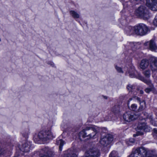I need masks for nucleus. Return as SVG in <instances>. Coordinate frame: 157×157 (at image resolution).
I'll list each match as a JSON object with an SVG mask.
<instances>
[{"mask_svg":"<svg viewBox=\"0 0 157 157\" xmlns=\"http://www.w3.org/2000/svg\"><path fill=\"white\" fill-rule=\"evenodd\" d=\"M149 65V62L148 60L146 59H143L141 61L140 64V67L142 70L147 68Z\"/></svg>","mask_w":157,"mask_h":157,"instance_id":"a211bd4d","label":"nucleus"},{"mask_svg":"<svg viewBox=\"0 0 157 157\" xmlns=\"http://www.w3.org/2000/svg\"><path fill=\"white\" fill-rule=\"evenodd\" d=\"M50 65L52 66V67H53L54 65V64L52 62H51L50 63Z\"/></svg>","mask_w":157,"mask_h":157,"instance_id":"a19ab883","label":"nucleus"},{"mask_svg":"<svg viewBox=\"0 0 157 157\" xmlns=\"http://www.w3.org/2000/svg\"><path fill=\"white\" fill-rule=\"evenodd\" d=\"M155 114L156 115V116H157V109H156L155 110ZM155 125L157 126V125Z\"/></svg>","mask_w":157,"mask_h":157,"instance_id":"79ce46f5","label":"nucleus"},{"mask_svg":"<svg viewBox=\"0 0 157 157\" xmlns=\"http://www.w3.org/2000/svg\"><path fill=\"white\" fill-rule=\"evenodd\" d=\"M139 93L140 94H143L144 93V91L143 90H141L140 91Z\"/></svg>","mask_w":157,"mask_h":157,"instance_id":"4c0bfd02","label":"nucleus"},{"mask_svg":"<svg viewBox=\"0 0 157 157\" xmlns=\"http://www.w3.org/2000/svg\"><path fill=\"white\" fill-rule=\"evenodd\" d=\"M140 106L138 109L139 112L143 110L146 107V104L145 101L144 100L142 101L140 103Z\"/></svg>","mask_w":157,"mask_h":157,"instance_id":"412c9836","label":"nucleus"},{"mask_svg":"<svg viewBox=\"0 0 157 157\" xmlns=\"http://www.w3.org/2000/svg\"><path fill=\"white\" fill-rule=\"evenodd\" d=\"M147 151L144 147L138 148L130 155V157H146Z\"/></svg>","mask_w":157,"mask_h":157,"instance_id":"423d86ee","label":"nucleus"},{"mask_svg":"<svg viewBox=\"0 0 157 157\" xmlns=\"http://www.w3.org/2000/svg\"><path fill=\"white\" fill-rule=\"evenodd\" d=\"M146 155V157H157V154L155 151H147Z\"/></svg>","mask_w":157,"mask_h":157,"instance_id":"6ab92c4d","label":"nucleus"},{"mask_svg":"<svg viewBox=\"0 0 157 157\" xmlns=\"http://www.w3.org/2000/svg\"><path fill=\"white\" fill-rule=\"evenodd\" d=\"M146 5L152 10H157V0H146Z\"/></svg>","mask_w":157,"mask_h":157,"instance_id":"9b49d317","label":"nucleus"},{"mask_svg":"<svg viewBox=\"0 0 157 157\" xmlns=\"http://www.w3.org/2000/svg\"><path fill=\"white\" fill-rule=\"evenodd\" d=\"M31 143L29 141H26L23 144L20 149L23 152H29L31 148H32Z\"/></svg>","mask_w":157,"mask_h":157,"instance_id":"ddd939ff","label":"nucleus"},{"mask_svg":"<svg viewBox=\"0 0 157 157\" xmlns=\"http://www.w3.org/2000/svg\"><path fill=\"white\" fill-rule=\"evenodd\" d=\"M22 134L24 137L26 138L27 137L28 135V131L27 130L26 131H23L22 132Z\"/></svg>","mask_w":157,"mask_h":157,"instance_id":"7c9ffc66","label":"nucleus"},{"mask_svg":"<svg viewBox=\"0 0 157 157\" xmlns=\"http://www.w3.org/2000/svg\"><path fill=\"white\" fill-rule=\"evenodd\" d=\"M136 113H134L131 112H126L123 115V119L124 120L128 122H130L137 118L140 115L137 114Z\"/></svg>","mask_w":157,"mask_h":157,"instance_id":"6e6552de","label":"nucleus"},{"mask_svg":"<svg viewBox=\"0 0 157 157\" xmlns=\"http://www.w3.org/2000/svg\"><path fill=\"white\" fill-rule=\"evenodd\" d=\"M150 31L149 29L144 24L140 23L135 26V34L137 35H145Z\"/></svg>","mask_w":157,"mask_h":157,"instance_id":"20e7f679","label":"nucleus"},{"mask_svg":"<svg viewBox=\"0 0 157 157\" xmlns=\"http://www.w3.org/2000/svg\"><path fill=\"white\" fill-rule=\"evenodd\" d=\"M154 132L156 133L157 134V129L156 128L154 129Z\"/></svg>","mask_w":157,"mask_h":157,"instance_id":"e433bc0d","label":"nucleus"},{"mask_svg":"<svg viewBox=\"0 0 157 157\" xmlns=\"http://www.w3.org/2000/svg\"><path fill=\"white\" fill-rule=\"evenodd\" d=\"M70 13L74 18H78L79 17V14L73 10L70 11Z\"/></svg>","mask_w":157,"mask_h":157,"instance_id":"4be33fe9","label":"nucleus"},{"mask_svg":"<svg viewBox=\"0 0 157 157\" xmlns=\"http://www.w3.org/2000/svg\"><path fill=\"white\" fill-rule=\"evenodd\" d=\"M56 144L58 145H59V150L61 151L62 149V147L63 145L65 144L64 141L62 139L57 140Z\"/></svg>","mask_w":157,"mask_h":157,"instance_id":"aec40b11","label":"nucleus"},{"mask_svg":"<svg viewBox=\"0 0 157 157\" xmlns=\"http://www.w3.org/2000/svg\"><path fill=\"white\" fill-rule=\"evenodd\" d=\"M109 157H120L118 155V153L117 151H113L110 154Z\"/></svg>","mask_w":157,"mask_h":157,"instance_id":"b1692460","label":"nucleus"},{"mask_svg":"<svg viewBox=\"0 0 157 157\" xmlns=\"http://www.w3.org/2000/svg\"><path fill=\"white\" fill-rule=\"evenodd\" d=\"M119 107L118 105H115L113 107L112 111L114 113L116 114L117 113L119 112Z\"/></svg>","mask_w":157,"mask_h":157,"instance_id":"393cba45","label":"nucleus"},{"mask_svg":"<svg viewBox=\"0 0 157 157\" xmlns=\"http://www.w3.org/2000/svg\"><path fill=\"white\" fill-rule=\"evenodd\" d=\"M103 97L105 99H107V97L106 96H103Z\"/></svg>","mask_w":157,"mask_h":157,"instance_id":"ea45409f","label":"nucleus"},{"mask_svg":"<svg viewBox=\"0 0 157 157\" xmlns=\"http://www.w3.org/2000/svg\"><path fill=\"white\" fill-rule=\"evenodd\" d=\"M153 23L155 25L157 26V15L156 16Z\"/></svg>","mask_w":157,"mask_h":157,"instance_id":"72a5a7b5","label":"nucleus"},{"mask_svg":"<svg viewBox=\"0 0 157 157\" xmlns=\"http://www.w3.org/2000/svg\"><path fill=\"white\" fill-rule=\"evenodd\" d=\"M6 151L0 147V155H3L6 153Z\"/></svg>","mask_w":157,"mask_h":157,"instance_id":"2f4dec72","label":"nucleus"},{"mask_svg":"<svg viewBox=\"0 0 157 157\" xmlns=\"http://www.w3.org/2000/svg\"><path fill=\"white\" fill-rule=\"evenodd\" d=\"M137 128L140 130H143L145 132H150L151 128L150 127L146 124L144 122L140 123L137 127Z\"/></svg>","mask_w":157,"mask_h":157,"instance_id":"4468645a","label":"nucleus"},{"mask_svg":"<svg viewBox=\"0 0 157 157\" xmlns=\"http://www.w3.org/2000/svg\"><path fill=\"white\" fill-rule=\"evenodd\" d=\"M135 142V140L133 138H130L129 140H126V143L128 146L131 145Z\"/></svg>","mask_w":157,"mask_h":157,"instance_id":"a878e982","label":"nucleus"},{"mask_svg":"<svg viewBox=\"0 0 157 157\" xmlns=\"http://www.w3.org/2000/svg\"><path fill=\"white\" fill-rule=\"evenodd\" d=\"M111 119V118H109L108 119V121H109V120H110V119Z\"/></svg>","mask_w":157,"mask_h":157,"instance_id":"37998d69","label":"nucleus"},{"mask_svg":"<svg viewBox=\"0 0 157 157\" xmlns=\"http://www.w3.org/2000/svg\"><path fill=\"white\" fill-rule=\"evenodd\" d=\"M100 153L97 148H93L87 151L83 157H99Z\"/></svg>","mask_w":157,"mask_h":157,"instance_id":"1a4fd4ad","label":"nucleus"},{"mask_svg":"<svg viewBox=\"0 0 157 157\" xmlns=\"http://www.w3.org/2000/svg\"><path fill=\"white\" fill-rule=\"evenodd\" d=\"M140 130L136 132V134L133 135V136L134 137H135L136 136H142L144 135V132L142 131V130Z\"/></svg>","mask_w":157,"mask_h":157,"instance_id":"bb28decb","label":"nucleus"},{"mask_svg":"<svg viewBox=\"0 0 157 157\" xmlns=\"http://www.w3.org/2000/svg\"><path fill=\"white\" fill-rule=\"evenodd\" d=\"M134 46V44L133 43L130 42L127 44L126 46V48L127 49H133Z\"/></svg>","mask_w":157,"mask_h":157,"instance_id":"5701e85b","label":"nucleus"},{"mask_svg":"<svg viewBox=\"0 0 157 157\" xmlns=\"http://www.w3.org/2000/svg\"><path fill=\"white\" fill-rule=\"evenodd\" d=\"M113 140V136L110 135H107L102 137L100 139L99 143L101 146L106 147Z\"/></svg>","mask_w":157,"mask_h":157,"instance_id":"9d476101","label":"nucleus"},{"mask_svg":"<svg viewBox=\"0 0 157 157\" xmlns=\"http://www.w3.org/2000/svg\"><path fill=\"white\" fill-rule=\"evenodd\" d=\"M150 67L152 71L157 70V58L152 57L150 59Z\"/></svg>","mask_w":157,"mask_h":157,"instance_id":"f8f14e48","label":"nucleus"},{"mask_svg":"<svg viewBox=\"0 0 157 157\" xmlns=\"http://www.w3.org/2000/svg\"><path fill=\"white\" fill-rule=\"evenodd\" d=\"M39 139L44 141H47L50 139H52L55 137L50 130L41 131L37 135Z\"/></svg>","mask_w":157,"mask_h":157,"instance_id":"39448f33","label":"nucleus"},{"mask_svg":"<svg viewBox=\"0 0 157 157\" xmlns=\"http://www.w3.org/2000/svg\"><path fill=\"white\" fill-rule=\"evenodd\" d=\"M53 152L48 147H45L37 152L39 157H53Z\"/></svg>","mask_w":157,"mask_h":157,"instance_id":"0eeeda50","label":"nucleus"},{"mask_svg":"<svg viewBox=\"0 0 157 157\" xmlns=\"http://www.w3.org/2000/svg\"><path fill=\"white\" fill-rule=\"evenodd\" d=\"M64 157H77L73 150L68 149L65 152Z\"/></svg>","mask_w":157,"mask_h":157,"instance_id":"dca6fc26","label":"nucleus"},{"mask_svg":"<svg viewBox=\"0 0 157 157\" xmlns=\"http://www.w3.org/2000/svg\"><path fill=\"white\" fill-rule=\"evenodd\" d=\"M126 74H128L129 76L131 78H138L148 85L149 87L145 89V91L146 93H149L151 91L154 92L155 91V89L151 81L149 79H146L141 76L140 73L135 70L134 66H131L130 68H129Z\"/></svg>","mask_w":157,"mask_h":157,"instance_id":"f257e3e1","label":"nucleus"},{"mask_svg":"<svg viewBox=\"0 0 157 157\" xmlns=\"http://www.w3.org/2000/svg\"><path fill=\"white\" fill-rule=\"evenodd\" d=\"M116 69L119 72H121V73H123V71L122 70L121 68L119 67H117V66H116Z\"/></svg>","mask_w":157,"mask_h":157,"instance_id":"473e14b6","label":"nucleus"},{"mask_svg":"<svg viewBox=\"0 0 157 157\" xmlns=\"http://www.w3.org/2000/svg\"><path fill=\"white\" fill-rule=\"evenodd\" d=\"M100 128L94 125H90L83 129L79 134V138L90 139L94 137L100 132Z\"/></svg>","mask_w":157,"mask_h":157,"instance_id":"f03ea898","label":"nucleus"},{"mask_svg":"<svg viewBox=\"0 0 157 157\" xmlns=\"http://www.w3.org/2000/svg\"><path fill=\"white\" fill-rule=\"evenodd\" d=\"M145 46H149V49L151 51H155L157 49V46L154 41L151 40L147 42L144 44Z\"/></svg>","mask_w":157,"mask_h":157,"instance_id":"2eb2a0df","label":"nucleus"},{"mask_svg":"<svg viewBox=\"0 0 157 157\" xmlns=\"http://www.w3.org/2000/svg\"><path fill=\"white\" fill-rule=\"evenodd\" d=\"M28 157V156H26V157Z\"/></svg>","mask_w":157,"mask_h":157,"instance_id":"c03bdc74","label":"nucleus"},{"mask_svg":"<svg viewBox=\"0 0 157 157\" xmlns=\"http://www.w3.org/2000/svg\"><path fill=\"white\" fill-rule=\"evenodd\" d=\"M144 75L147 78H149L150 76V70H146L143 72Z\"/></svg>","mask_w":157,"mask_h":157,"instance_id":"c85d7f7f","label":"nucleus"},{"mask_svg":"<svg viewBox=\"0 0 157 157\" xmlns=\"http://www.w3.org/2000/svg\"><path fill=\"white\" fill-rule=\"evenodd\" d=\"M136 98V99L137 101L139 102V103H140V102H141L142 101H141L140 98L138 97H136L135 98Z\"/></svg>","mask_w":157,"mask_h":157,"instance_id":"f704fd0d","label":"nucleus"},{"mask_svg":"<svg viewBox=\"0 0 157 157\" xmlns=\"http://www.w3.org/2000/svg\"><path fill=\"white\" fill-rule=\"evenodd\" d=\"M137 105L136 104H132L131 105L130 109L133 111H135L137 109Z\"/></svg>","mask_w":157,"mask_h":157,"instance_id":"c756f323","label":"nucleus"},{"mask_svg":"<svg viewBox=\"0 0 157 157\" xmlns=\"http://www.w3.org/2000/svg\"><path fill=\"white\" fill-rule=\"evenodd\" d=\"M34 141L36 142H37V141L38 140H37L36 138L35 137H34Z\"/></svg>","mask_w":157,"mask_h":157,"instance_id":"58836bf2","label":"nucleus"},{"mask_svg":"<svg viewBox=\"0 0 157 157\" xmlns=\"http://www.w3.org/2000/svg\"><path fill=\"white\" fill-rule=\"evenodd\" d=\"M128 90L129 91H132L135 89V87L134 85L129 84L127 86Z\"/></svg>","mask_w":157,"mask_h":157,"instance_id":"cd10ccee","label":"nucleus"},{"mask_svg":"<svg viewBox=\"0 0 157 157\" xmlns=\"http://www.w3.org/2000/svg\"><path fill=\"white\" fill-rule=\"evenodd\" d=\"M135 13L139 18L145 20L148 19L150 17L148 10L145 6H140L136 9Z\"/></svg>","mask_w":157,"mask_h":157,"instance_id":"7ed1b4c3","label":"nucleus"},{"mask_svg":"<svg viewBox=\"0 0 157 157\" xmlns=\"http://www.w3.org/2000/svg\"><path fill=\"white\" fill-rule=\"evenodd\" d=\"M134 98H135L133 97V98H130L129 99V100L128 101V103H127L128 105V106L129 102H130V101L131 100H132V99H133Z\"/></svg>","mask_w":157,"mask_h":157,"instance_id":"c9c22d12","label":"nucleus"},{"mask_svg":"<svg viewBox=\"0 0 157 157\" xmlns=\"http://www.w3.org/2000/svg\"><path fill=\"white\" fill-rule=\"evenodd\" d=\"M125 32L128 35H131L135 33V26L132 27L128 26L125 28Z\"/></svg>","mask_w":157,"mask_h":157,"instance_id":"f3484780","label":"nucleus"}]
</instances>
